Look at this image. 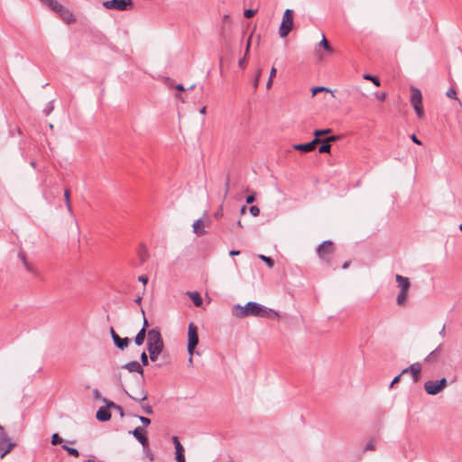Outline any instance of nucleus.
<instances>
[{
    "label": "nucleus",
    "mask_w": 462,
    "mask_h": 462,
    "mask_svg": "<svg viewBox=\"0 0 462 462\" xmlns=\"http://www.w3.org/2000/svg\"><path fill=\"white\" fill-rule=\"evenodd\" d=\"M272 313L276 316L278 315L273 310L254 301H249L245 306L236 304L232 308V315L238 319H244L249 316L267 318Z\"/></svg>",
    "instance_id": "1"
},
{
    "label": "nucleus",
    "mask_w": 462,
    "mask_h": 462,
    "mask_svg": "<svg viewBox=\"0 0 462 462\" xmlns=\"http://www.w3.org/2000/svg\"><path fill=\"white\" fill-rule=\"evenodd\" d=\"M147 349H164V342L162 337L161 330L158 327L149 329L147 331Z\"/></svg>",
    "instance_id": "2"
},
{
    "label": "nucleus",
    "mask_w": 462,
    "mask_h": 462,
    "mask_svg": "<svg viewBox=\"0 0 462 462\" xmlns=\"http://www.w3.org/2000/svg\"><path fill=\"white\" fill-rule=\"evenodd\" d=\"M335 252L334 244L330 240L323 241L317 248L319 257L328 265H332V255Z\"/></svg>",
    "instance_id": "3"
},
{
    "label": "nucleus",
    "mask_w": 462,
    "mask_h": 462,
    "mask_svg": "<svg viewBox=\"0 0 462 462\" xmlns=\"http://www.w3.org/2000/svg\"><path fill=\"white\" fill-rule=\"evenodd\" d=\"M293 26V11L291 9H286L282 20L279 27V34L282 38L288 36Z\"/></svg>",
    "instance_id": "4"
},
{
    "label": "nucleus",
    "mask_w": 462,
    "mask_h": 462,
    "mask_svg": "<svg viewBox=\"0 0 462 462\" xmlns=\"http://www.w3.org/2000/svg\"><path fill=\"white\" fill-rule=\"evenodd\" d=\"M411 104L413 106L418 117L421 118L424 116L421 92L419 88L411 87Z\"/></svg>",
    "instance_id": "5"
},
{
    "label": "nucleus",
    "mask_w": 462,
    "mask_h": 462,
    "mask_svg": "<svg viewBox=\"0 0 462 462\" xmlns=\"http://www.w3.org/2000/svg\"><path fill=\"white\" fill-rule=\"evenodd\" d=\"M448 386V381L445 377L440 380H429L424 383L425 392L430 395H436L442 392Z\"/></svg>",
    "instance_id": "6"
},
{
    "label": "nucleus",
    "mask_w": 462,
    "mask_h": 462,
    "mask_svg": "<svg viewBox=\"0 0 462 462\" xmlns=\"http://www.w3.org/2000/svg\"><path fill=\"white\" fill-rule=\"evenodd\" d=\"M103 6L108 10L127 11L133 8L134 3L132 0H107Z\"/></svg>",
    "instance_id": "7"
},
{
    "label": "nucleus",
    "mask_w": 462,
    "mask_h": 462,
    "mask_svg": "<svg viewBox=\"0 0 462 462\" xmlns=\"http://www.w3.org/2000/svg\"><path fill=\"white\" fill-rule=\"evenodd\" d=\"M199 344L198 328L195 324L189 323L188 328V353L193 356L195 347Z\"/></svg>",
    "instance_id": "8"
},
{
    "label": "nucleus",
    "mask_w": 462,
    "mask_h": 462,
    "mask_svg": "<svg viewBox=\"0 0 462 462\" xmlns=\"http://www.w3.org/2000/svg\"><path fill=\"white\" fill-rule=\"evenodd\" d=\"M14 443L10 442V439L5 430L0 431V457H5L13 448Z\"/></svg>",
    "instance_id": "9"
},
{
    "label": "nucleus",
    "mask_w": 462,
    "mask_h": 462,
    "mask_svg": "<svg viewBox=\"0 0 462 462\" xmlns=\"http://www.w3.org/2000/svg\"><path fill=\"white\" fill-rule=\"evenodd\" d=\"M129 433L132 434L142 444V446L144 448H148L149 441L145 435L146 431L144 429H143L142 427H136L133 430H130Z\"/></svg>",
    "instance_id": "10"
},
{
    "label": "nucleus",
    "mask_w": 462,
    "mask_h": 462,
    "mask_svg": "<svg viewBox=\"0 0 462 462\" xmlns=\"http://www.w3.org/2000/svg\"><path fill=\"white\" fill-rule=\"evenodd\" d=\"M320 142V139H313L312 141L306 143H298L293 145L295 151L302 152H310L315 150L316 145Z\"/></svg>",
    "instance_id": "11"
},
{
    "label": "nucleus",
    "mask_w": 462,
    "mask_h": 462,
    "mask_svg": "<svg viewBox=\"0 0 462 462\" xmlns=\"http://www.w3.org/2000/svg\"><path fill=\"white\" fill-rule=\"evenodd\" d=\"M172 443L175 447V459L177 462H186L185 461V455H184V448L181 445V443L179 440V438L176 436L172 437Z\"/></svg>",
    "instance_id": "12"
},
{
    "label": "nucleus",
    "mask_w": 462,
    "mask_h": 462,
    "mask_svg": "<svg viewBox=\"0 0 462 462\" xmlns=\"http://www.w3.org/2000/svg\"><path fill=\"white\" fill-rule=\"evenodd\" d=\"M421 372V365L420 363H414L409 367L403 369L402 374L410 373L413 377V382L416 383L420 379V374Z\"/></svg>",
    "instance_id": "13"
},
{
    "label": "nucleus",
    "mask_w": 462,
    "mask_h": 462,
    "mask_svg": "<svg viewBox=\"0 0 462 462\" xmlns=\"http://www.w3.org/2000/svg\"><path fill=\"white\" fill-rule=\"evenodd\" d=\"M122 368L126 369L130 373H137L143 378V368L138 361H130L122 365Z\"/></svg>",
    "instance_id": "14"
},
{
    "label": "nucleus",
    "mask_w": 462,
    "mask_h": 462,
    "mask_svg": "<svg viewBox=\"0 0 462 462\" xmlns=\"http://www.w3.org/2000/svg\"><path fill=\"white\" fill-rule=\"evenodd\" d=\"M60 18L65 21L67 23H72L76 21L75 16L67 8H65L63 5L61 6V9L57 12Z\"/></svg>",
    "instance_id": "15"
},
{
    "label": "nucleus",
    "mask_w": 462,
    "mask_h": 462,
    "mask_svg": "<svg viewBox=\"0 0 462 462\" xmlns=\"http://www.w3.org/2000/svg\"><path fill=\"white\" fill-rule=\"evenodd\" d=\"M110 408H107V405L106 404L105 407H101L97 411L96 417L99 421H107L111 418V413L109 411Z\"/></svg>",
    "instance_id": "16"
},
{
    "label": "nucleus",
    "mask_w": 462,
    "mask_h": 462,
    "mask_svg": "<svg viewBox=\"0 0 462 462\" xmlns=\"http://www.w3.org/2000/svg\"><path fill=\"white\" fill-rule=\"evenodd\" d=\"M395 281L398 283V286L400 287L401 291H409L411 287V282L409 278L404 277L401 274L395 275Z\"/></svg>",
    "instance_id": "17"
},
{
    "label": "nucleus",
    "mask_w": 462,
    "mask_h": 462,
    "mask_svg": "<svg viewBox=\"0 0 462 462\" xmlns=\"http://www.w3.org/2000/svg\"><path fill=\"white\" fill-rule=\"evenodd\" d=\"M18 258L22 261L23 265L24 266V268L27 272L33 273V274L36 273L34 267L27 261L26 254L23 250L19 251Z\"/></svg>",
    "instance_id": "18"
},
{
    "label": "nucleus",
    "mask_w": 462,
    "mask_h": 462,
    "mask_svg": "<svg viewBox=\"0 0 462 462\" xmlns=\"http://www.w3.org/2000/svg\"><path fill=\"white\" fill-rule=\"evenodd\" d=\"M192 227H193V232L198 236H201L207 233V231L205 230L204 223H203L202 219H200V218L197 219L193 223Z\"/></svg>",
    "instance_id": "19"
},
{
    "label": "nucleus",
    "mask_w": 462,
    "mask_h": 462,
    "mask_svg": "<svg viewBox=\"0 0 462 462\" xmlns=\"http://www.w3.org/2000/svg\"><path fill=\"white\" fill-rule=\"evenodd\" d=\"M113 341L115 346L120 350L125 349L131 342L129 337L122 338L119 336L116 337Z\"/></svg>",
    "instance_id": "20"
},
{
    "label": "nucleus",
    "mask_w": 462,
    "mask_h": 462,
    "mask_svg": "<svg viewBox=\"0 0 462 462\" xmlns=\"http://www.w3.org/2000/svg\"><path fill=\"white\" fill-rule=\"evenodd\" d=\"M187 294L192 300L193 304L196 307H199L202 305V298L200 294L198 291H188Z\"/></svg>",
    "instance_id": "21"
},
{
    "label": "nucleus",
    "mask_w": 462,
    "mask_h": 462,
    "mask_svg": "<svg viewBox=\"0 0 462 462\" xmlns=\"http://www.w3.org/2000/svg\"><path fill=\"white\" fill-rule=\"evenodd\" d=\"M137 254L141 263H143L149 257L148 251L143 245L139 246Z\"/></svg>",
    "instance_id": "22"
},
{
    "label": "nucleus",
    "mask_w": 462,
    "mask_h": 462,
    "mask_svg": "<svg viewBox=\"0 0 462 462\" xmlns=\"http://www.w3.org/2000/svg\"><path fill=\"white\" fill-rule=\"evenodd\" d=\"M147 335V331L144 328H141L137 335L134 337V343L136 346H141L143 344L145 337Z\"/></svg>",
    "instance_id": "23"
},
{
    "label": "nucleus",
    "mask_w": 462,
    "mask_h": 462,
    "mask_svg": "<svg viewBox=\"0 0 462 462\" xmlns=\"http://www.w3.org/2000/svg\"><path fill=\"white\" fill-rule=\"evenodd\" d=\"M442 345H439L437 348L430 353V355L425 358L426 362L436 361L440 354Z\"/></svg>",
    "instance_id": "24"
},
{
    "label": "nucleus",
    "mask_w": 462,
    "mask_h": 462,
    "mask_svg": "<svg viewBox=\"0 0 462 462\" xmlns=\"http://www.w3.org/2000/svg\"><path fill=\"white\" fill-rule=\"evenodd\" d=\"M409 291H400L396 298V303L400 306L405 305Z\"/></svg>",
    "instance_id": "25"
},
{
    "label": "nucleus",
    "mask_w": 462,
    "mask_h": 462,
    "mask_svg": "<svg viewBox=\"0 0 462 462\" xmlns=\"http://www.w3.org/2000/svg\"><path fill=\"white\" fill-rule=\"evenodd\" d=\"M104 402H106L107 408L116 410L117 412H119L120 417H124V409L120 405L116 404L112 401H107L106 399H104Z\"/></svg>",
    "instance_id": "26"
},
{
    "label": "nucleus",
    "mask_w": 462,
    "mask_h": 462,
    "mask_svg": "<svg viewBox=\"0 0 462 462\" xmlns=\"http://www.w3.org/2000/svg\"><path fill=\"white\" fill-rule=\"evenodd\" d=\"M319 143H320V146L319 147V153H329L330 152V149H331L330 143L326 142L324 139L323 140L320 139V142Z\"/></svg>",
    "instance_id": "27"
},
{
    "label": "nucleus",
    "mask_w": 462,
    "mask_h": 462,
    "mask_svg": "<svg viewBox=\"0 0 462 462\" xmlns=\"http://www.w3.org/2000/svg\"><path fill=\"white\" fill-rule=\"evenodd\" d=\"M319 46L323 48V49H325L329 53H333L334 52L333 48L329 45V43H328V42L326 39L324 34L322 35V39L319 42Z\"/></svg>",
    "instance_id": "28"
},
{
    "label": "nucleus",
    "mask_w": 462,
    "mask_h": 462,
    "mask_svg": "<svg viewBox=\"0 0 462 462\" xmlns=\"http://www.w3.org/2000/svg\"><path fill=\"white\" fill-rule=\"evenodd\" d=\"M148 352H149V358L152 362H155L158 360V357L159 356L161 355V353L163 351V350H161V349H154V348H152V349H147Z\"/></svg>",
    "instance_id": "29"
},
{
    "label": "nucleus",
    "mask_w": 462,
    "mask_h": 462,
    "mask_svg": "<svg viewBox=\"0 0 462 462\" xmlns=\"http://www.w3.org/2000/svg\"><path fill=\"white\" fill-rule=\"evenodd\" d=\"M61 448L66 450L70 456H73L75 457H79V452L77 448L69 447L67 445H62Z\"/></svg>",
    "instance_id": "30"
},
{
    "label": "nucleus",
    "mask_w": 462,
    "mask_h": 462,
    "mask_svg": "<svg viewBox=\"0 0 462 462\" xmlns=\"http://www.w3.org/2000/svg\"><path fill=\"white\" fill-rule=\"evenodd\" d=\"M363 78H364L365 79H366V80H370V81H372V82H373L376 87H379V86H380V83H381V82H380V79H379V78H378V77H376V76H373V75H371V74L366 73V74H365V75L363 76Z\"/></svg>",
    "instance_id": "31"
},
{
    "label": "nucleus",
    "mask_w": 462,
    "mask_h": 462,
    "mask_svg": "<svg viewBox=\"0 0 462 462\" xmlns=\"http://www.w3.org/2000/svg\"><path fill=\"white\" fill-rule=\"evenodd\" d=\"M332 132V129L327 128V129H320V130H315L313 134L315 136L314 139H319V136L323 134H327Z\"/></svg>",
    "instance_id": "32"
},
{
    "label": "nucleus",
    "mask_w": 462,
    "mask_h": 462,
    "mask_svg": "<svg viewBox=\"0 0 462 462\" xmlns=\"http://www.w3.org/2000/svg\"><path fill=\"white\" fill-rule=\"evenodd\" d=\"M128 396H129L132 400H134V401H135V402H143V401H145V400L147 399L148 394H147V393H146L145 391H142V393H141V396H140V397H134V396H132V395H130V394H128Z\"/></svg>",
    "instance_id": "33"
},
{
    "label": "nucleus",
    "mask_w": 462,
    "mask_h": 462,
    "mask_svg": "<svg viewBox=\"0 0 462 462\" xmlns=\"http://www.w3.org/2000/svg\"><path fill=\"white\" fill-rule=\"evenodd\" d=\"M259 258L263 261L270 268L273 267L274 265V261L269 257V256H265L263 254H260L259 255Z\"/></svg>",
    "instance_id": "34"
},
{
    "label": "nucleus",
    "mask_w": 462,
    "mask_h": 462,
    "mask_svg": "<svg viewBox=\"0 0 462 462\" xmlns=\"http://www.w3.org/2000/svg\"><path fill=\"white\" fill-rule=\"evenodd\" d=\"M275 76H276V69L274 67H273L271 71H270L269 79H268V81L266 83L267 89H269L272 87L273 78H274Z\"/></svg>",
    "instance_id": "35"
},
{
    "label": "nucleus",
    "mask_w": 462,
    "mask_h": 462,
    "mask_svg": "<svg viewBox=\"0 0 462 462\" xmlns=\"http://www.w3.org/2000/svg\"><path fill=\"white\" fill-rule=\"evenodd\" d=\"M140 359H141V365L142 366H146L149 365V356L148 355L146 354L145 351L142 352L141 356H140Z\"/></svg>",
    "instance_id": "36"
},
{
    "label": "nucleus",
    "mask_w": 462,
    "mask_h": 462,
    "mask_svg": "<svg viewBox=\"0 0 462 462\" xmlns=\"http://www.w3.org/2000/svg\"><path fill=\"white\" fill-rule=\"evenodd\" d=\"M54 109L53 100L50 101L46 107L43 109V114L49 116Z\"/></svg>",
    "instance_id": "37"
},
{
    "label": "nucleus",
    "mask_w": 462,
    "mask_h": 462,
    "mask_svg": "<svg viewBox=\"0 0 462 462\" xmlns=\"http://www.w3.org/2000/svg\"><path fill=\"white\" fill-rule=\"evenodd\" d=\"M51 444L52 445H59L62 442V438L58 434V433H54L52 434L51 436Z\"/></svg>",
    "instance_id": "38"
},
{
    "label": "nucleus",
    "mask_w": 462,
    "mask_h": 462,
    "mask_svg": "<svg viewBox=\"0 0 462 462\" xmlns=\"http://www.w3.org/2000/svg\"><path fill=\"white\" fill-rule=\"evenodd\" d=\"M321 91L329 92L330 90L325 87H314L311 88L312 97L316 96L319 92Z\"/></svg>",
    "instance_id": "39"
},
{
    "label": "nucleus",
    "mask_w": 462,
    "mask_h": 462,
    "mask_svg": "<svg viewBox=\"0 0 462 462\" xmlns=\"http://www.w3.org/2000/svg\"><path fill=\"white\" fill-rule=\"evenodd\" d=\"M447 97H449V98H453V99H457L458 100L457 97V91L454 88H450L448 91H447Z\"/></svg>",
    "instance_id": "40"
},
{
    "label": "nucleus",
    "mask_w": 462,
    "mask_h": 462,
    "mask_svg": "<svg viewBox=\"0 0 462 462\" xmlns=\"http://www.w3.org/2000/svg\"><path fill=\"white\" fill-rule=\"evenodd\" d=\"M261 74H262V70L258 69V71H257V73L255 75V78H254V79L253 81L254 88H258L260 78H261Z\"/></svg>",
    "instance_id": "41"
},
{
    "label": "nucleus",
    "mask_w": 462,
    "mask_h": 462,
    "mask_svg": "<svg viewBox=\"0 0 462 462\" xmlns=\"http://www.w3.org/2000/svg\"><path fill=\"white\" fill-rule=\"evenodd\" d=\"M257 10L253 9H245L244 12V15L245 18H252L256 14Z\"/></svg>",
    "instance_id": "42"
},
{
    "label": "nucleus",
    "mask_w": 462,
    "mask_h": 462,
    "mask_svg": "<svg viewBox=\"0 0 462 462\" xmlns=\"http://www.w3.org/2000/svg\"><path fill=\"white\" fill-rule=\"evenodd\" d=\"M249 212L254 216L257 217L260 214V208L257 206H251L249 208Z\"/></svg>",
    "instance_id": "43"
},
{
    "label": "nucleus",
    "mask_w": 462,
    "mask_h": 462,
    "mask_svg": "<svg viewBox=\"0 0 462 462\" xmlns=\"http://www.w3.org/2000/svg\"><path fill=\"white\" fill-rule=\"evenodd\" d=\"M142 409H143V411L146 414H149V415H150V414H152V413H153V410H152V406H151V405H149V404H143V405H142Z\"/></svg>",
    "instance_id": "44"
},
{
    "label": "nucleus",
    "mask_w": 462,
    "mask_h": 462,
    "mask_svg": "<svg viewBox=\"0 0 462 462\" xmlns=\"http://www.w3.org/2000/svg\"><path fill=\"white\" fill-rule=\"evenodd\" d=\"M137 417L141 420L143 427H147L148 425H150L151 420L149 418L143 417V416H137Z\"/></svg>",
    "instance_id": "45"
},
{
    "label": "nucleus",
    "mask_w": 462,
    "mask_h": 462,
    "mask_svg": "<svg viewBox=\"0 0 462 462\" xmlns=\"http://www.w3.org/2000/svg\"><path fill=\"white\" fill-rule=\"evenodd\" d=\"M214 217L216 219H219L223 217V207L220 206L219 208L215 212Z\"/></svg>",
    "instance_id": "46"
},
{
    "label": "nucleus",
    "mask_w": 462,
    "mask_h": 462,
    "mask_svg": "<svg viewBox=\"0 0 462 462\" xmlns=\"http://www.w3.org/2000/svg\"><path fill=\"white\" fill-rule=\"evenodd\" d=\"M255 200V193L250 194L246 197L245 202L246 204H252Z\"/></svg>",
    "instance_id": "47"
},
{
    "label": "nucleus",
    "mask_w": 462,
    "mask_h": 462,
    "mask_svg": "<svg viewBox=\"0 0 462 462\" xmlns=\"http://www.w3.org/2000/svg\"><path fill=\"white\" fill-rule=\"evenodd\" d=\"M43 5H47L49 8L51 5H56V0H40Z\"/></svg>",
    "instance_id": "48"
},
{
    "label": "nucleus",
    "mask_w": 462,
    "mask_h": 462,
    "mask_svg": "<svg viewBox=\"0 0 462 462\" xmlns=\"http://www.w3.org/2000/svg\"><path fill=\"white\" fill-rule=\"evenodd\" d=\"M43 5H47L49 8L51 5H56V0H40Z\"/></svg>",
    "instance_id": "49"
},
{
    "label": "nucleus",
    "mask_w": 462,
    "mask_h": 462,
    "mask_svg": "<svg viewBox=\"0 0 462 462\" xmlns=\"http://www.w3.org/2000/svg\"><path fill=\"white\" fill-rule=\"evenodd\" d=\"M402 374H402V373H401L400 374L396 375V376L393 379V381H392V383H391V384H390V387H391V388H392L394 384H396V383H398L400 382V380H401V376H402Z\"/></svg>",
    "instance_id": "50"
},
{
    "label": "nucleus",
    "mask_w": 462,
    "mask_h": 462,
    "mask_svg": "<svg viewBox=\"0 0 462 462\" xmlns=\"http://www.w3.org/2000/svg\"><path fill=\"white\" fill-rule=\"evenodd\" d=\"M374 441L371 440L365 445V451L374 450Z\"/></svg>",
    "instance_id": "51"
},
{
    "label": "nucleus",
    "mask_w": 462,
    "mask_h": 462,
    "mask_svg": "<svg viewBox=\"0 0 462 462\" xmlns=\"http://www.w3.org/2000/svg\"><path fill=\"white\" fill-rule=\"evenodd\" d=\"M339 139V136L338 135H331V136H328L327 138H325L324 140L326 142H328V143H330L331 142H336Z\"/></svg>",
    "instance_id": "52"
},
{
    "label": "nucleus",
    "mask_w": 462,
    "mask_h": 462,
    "mask_svg": "<svg viewBox=\"0 0 462 462\" xmlns=\"http://www.w3.org/2000/svg\"><path fill=\"white\" fill-rule=\"evenodd\" d=\"M62 5L56 1V5H51V9L54 12H59L61 9Z\"/></svg>",
    "instance_id": "53"
},
{
    "label": "nucleus",
    "mask_w": 462,
    "mask_h": 462,
    "mask_svg": "<svg viewBox=\"0 0 462 462\" xmlns=\"http://www.w3.org/2000/svg\"><path fill=\"white\" fill-rule=\"evenodd\" d=\"M229 176L227 175L226 177V183H225V198L226 197L227 193H228V190H229Z\"/></svg>",
    "instance_id": "54"
},
{
    "label": "nucleus",
    "mask_w": 462,
    "mask_h": 462,
    "mask_svg": "<svg viewBox=\"0 0 462 462\" xmlns=\"http://www.w3.org/2000/svg\"><path fill=\"white\" fill-rule=\"evenodd\" d=\"M138 281L141 282L143 285H146L148 282V277L146 275H141L138 277Z\"/></svg>",
    "instance_id": "55"
},
{
    "label": "nucleus",
    "mask_w": 462,
    "mask_h": 462,
    "mask_svg": "<svg viewBox=\"0 0 462 462\" xmlns=\"http://www.w3.org/2000/svg\"><path fill=\"white\" fill-rule=\"evenodd\" d=\"M141 311H142V314L143 316V328H144L146 330V328L148 327V320L145 318V314H144L143 309H141Z\"/></svg>",
    "instance_id": "56"
},
{
    "label": "nucleus",
    "mask_w": 462,
    "mask_h": 462,
    "mask_svg": "<svg viewBox=\"0 0 462 462\" xmlns=\"http://www.w3.org/2000/svg\"><path fill=\"white\" fill-rule=\"evenodd\" d=\"M411 141H412L414 143L419 144V145H420V144H421V142L417 138L416 134H411Z\"/></svg>",
    "instance_id": "57"
},
{
    "label": "nucleus",
    "mask_w": 462,
    "mask_h": 462,
    "mask_svg": "<svg viewBox=\"0 0 462 462\" xmlns=\"http://www.w3.org/2000/svg\"><path fill=\"white\" fill-rule=\"evenodd\" d=\"M376 97L379 100L381 101H384L385 98H386V93L385 92H382L380 94H376Z\"/></svg>",
    "instance_id": "58"
},
{
    "label": "nucleus",
    "mask_w": 462,
    "mask_h": 462,
    "mask_svg": "<svg viewBox=\"0 0 462 462\" xmlns=\"http://www.w3.org/2000/svg\"><path fill=\"white\" fill-rule=\"evenodd\" d=\"M245 56L238 60V66L242 69L245 68Z\"/></svg>",
    "instance_id": "59"
},
{
    "label": "nucleus",
    "mask_w": 462,
    "mask_h": 462,
    "mask_svg": "<svg viewBox=\"0 0 462 462\" xmlns=\"http://www.w3.org/2000/svg\"><path fill=\"white\" fill-rule=\"evenodd\" d=\"M110 335L113 340L116 337L118 336L113 328H110Z\"/></svg>",
    "instance_id": "60"
},
{
    "label": "nucleus",
    "mask_w": 462,
    "mask_h": 462,
    "mask_svg": "<svg viewBox=\"0 0 462 462\" xmlns=\"http://www.w3.org/2000/svg\"><path fill=\"white\" fill-rule=\"evenodd\" d=\"M66 208L69 210V212L72 215L73 211H72V206L70 204V201H68V203H66Z\"/></svg>",
    "instance_id": "61"
},
{
    "label": "nucleus",
    "mask_w": 462,
    "mask_h": 462,
    "mask_svg": "<svg viewBox=\"0 0 462 462\" xmlns=\"http://www.w3.org/2000/svg\"><path fill=\"white\" fill-rule=\"evenodd\" d=\"M238 254H240V251L239 250H231L229 252V255H231V256H235V255H238Z\"/></svg>",
    "instance_id": "62"
},
{
    "label": "nucleus",
    "mask_w": 462,
    "mask_h": 462,
    "mask_svg": "<svg viewBox=\"0 0 462 462\" xmlns=\"http://www.w3.org/2000/svg\"><path fill=\"white\" fill-rule=\"evenodd\" d=\"M439 335L444 337L446 336V326L444 325L439 331Z\"/></svg>",
    "instance_id": "63"
},
{
    "label": "nucleus",
    "mask_w": 462,
    "mask_h": 462,
    "mask_svg": "<svg viewBox=\"0 0 462 462\" xmlns=\"http://www.w3.org/2000/svg\"><path fill=\"white\" fill-rule=\"evenodd\" d=\"M93 394H94V397H95L96 399L100 398V393H99V391H98L97 389H95V390L93 391Z\"/></svg>",
    "instance_id": "64"
}]
</instances>
